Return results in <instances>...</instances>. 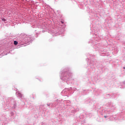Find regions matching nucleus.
Masks as SVG:
<instances>
[{
  "instance_id": "nucleus-4",
  "label": "nucleus",
  "mask_w": 125,
  "mask_h": 125,
  "mask_svg": "<svg viewBox=\"0 0 125 125\" xmlns=\"http://www.w3.org/2000/svg\"><path fill=\"white\" fill-rule=\"evenodd\" d=\"M61 22L62 24H63L64 23V21H62Z\"/></svg>"
},
{
  "instance_id": "nucleus-1",
  "label": "nucleus",
  "mask_w": 125,
  "mask_h": 125,
  "mask_svg": "<svg viewBox=\"0 0 125 125\" xmlns=\"http://www.w3.org/2000/svg\"><path fill=\"white\" fill-rule=\"evenodd\" d=\"M18 44V42H17V41H14V44H15V45H17Z\"/></svg>"
},
{
  "instance_id": "nucleus-3",
  "label": "nucleus",
  "mask_w": 125,
  "mask_h": 125,
  "mask_svg": "<svg viewBox=\"0 0 125 125\" xmlns=\"http://www.w3.org/2000/svg\"><path fill=\"white\" fill-rule=\"evenodd\" d=\"M19 94L20 95V97H22V95H21L20 93H19Z\"/></svg>"
},
{
  "instance_id": "nucleus-2",
  "label": "nucleus",
  "mask_w": 125,
  "mask_h": 125,
  "mask_svg": "<svg viewBox=\"0 0 125 125\" xmlns=\"http://www.w3.org/2000/svg\"><path fill=\"white\" fill-rule=\"evenodd\" d=\"M2 21H3V22H5V21H6L5 19H4V18L2 19Z\"/></svg>"
},
{
  "instance_id": "nucleus-6",
  "label": "nucleus",
  "mask_w": 125,
  "mask_h": 125,
  "mask_svg": "<svg viewBox=\"0 0 125 125\" xmlns=\"http://www.w3.org/2000/svg\"><path fill=\"white\" fill-rule=\"evenodd\" d=\"M123 69H125V67H123Z\"/></svg>"
},
{
  "instance_id": "nucleus-5",
  "label": "nucleus",
  "mask_w": 125,
  "mask_h": 125,
  "mask_svg": "<svg viewBox=\"0 0 125 125\" xmlns=\"http://www.w3.org/2000/svg\"><path fill=\"white\" fill-rule=\"evenodd\" d=\"M104 118H107V116H104Z\"/></svg>"
}]
</instances>
